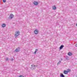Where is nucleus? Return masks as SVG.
Returning a JSON list of instances; mask_svg holds the SVG:
<instances>
[{
    "instance_id": "nucleus-1",
    "label": "nucleus",
    "mask_w": 77,
    "mask_h": 77,
    "mask_svg": "<svg viewBox=\"0 0 77 77\" xmlns=\"http://www.w3.org/2000/svg\"><path fill=\"white\" fill-rule=\"evenodd\" d=\"M19 35H20V32L19 31H17L15 32V38H17Z\"/></svg>"
},
{
    "instance_id": "nucleus-2",
    "label": "nucleus",
    "mask_w": 77,
    "mask_h": 77,
    "mask_svg": "<svg viewBox=\"0 0 77 77\" xmlns=\"http://www.w3.org/2000/svg\"><path fill=\"white\" fill-rule=\"evenodd\" d=\"M37 66H38V65L34 66L31 65V69H35L36 67H37Z\"/></svg>"
},
{
    "instance_id": "nucleus-3",
    "label": "nucleus",
    "mask_w": 77,
    "mask_h": 77,
    "mask_svg": "<svg viewBox=\"0 0 77 77\" xmlns=\"http://www.w3.org/2000/svg\"><path fill=\"white\" fill-rule=\"evenodd\" d=\"M16 52H19L20 51V47H18V48L16 49L15 51Z\"/></svg>"
},
{
    "instance_id": "nucleus-4",
    "label": "nucleus",
    "mask_w": 77,
    "mask_h": 77,
    "mask_svg": "<svg viewBox=\"0 0 77 77\" xmlns=\"http://www.w3.org/2000/svg\"><path fill=\"white\" fill-rule=\"evenodd\" d=\"M14 15H13V14H11L10 15V18L11 19H12V18H14Z\"/></svg>"
},
{
    "instance_id": "nucleus-5",
    "label": "nucleus",
    "mask_w": 77,
    "mask_h": 77,
    "mask_svg": "<svg viewBox=\"0 0 77 77\" xmlns=\"http://www.w3.org/2000/svg\"><path fill=\"white\" fill-rule=\"evenodd\" d=\"M34 5H36V6H37V5H38V2L36 1H34Z\"/></svg>"
},
{
    "instance_id": "nucleus-6",
    "label": "nucleus",
    "mask_w": 77,
    "mask_h": 77,
    "mask_svg": "<svg viewBox=\"0 0 77 77\" xmlns=\"http://www.w3.org/2000/svg\"><path fill=\"white\" fill-rule=\"evenodd\" d=\"M34 32L35 34H38V30L36 29L34 31Z\"/></svg>"
},
{
    "instance_id": "nucleus-7",
    "label": "nucleus",
    "mask_w": 77,
    "mask_h": 77,
    "mask_svg": "<svg viewBox=\"0 0 77 77\" xmlns=\"http://www.w3.org/2000/svg\"><path fill=\"white\" fill-rule=\"evenodd\" d=\"M6 25L5 24L3 23L2 25V27H3V28H4V27H6Z\"/></svg>"
},
{
    "instance_id": "nucleus-8",
    "label": "nucleus",
    "mask_w": 77,
    "mask_h": 77,
    "mask_svg": "<svg viewBox=\"0 0 77 77\" xmlns=\"http://www.w3.org/2000/svg\"><path fill=\"white\" fill-rule=\"evenodd\" d=\"M63 73H64L65 74H68V71L66 70H64L63 71Z\"/></svg>"
},
{
    "instance_id": "nucleus-9",
    "label": "nucleus",
    "mask_w": 77,
    "mask_h": 77,
    "mask_svg": "<svg viewBox=\"0 0 77 77\" xmlns=\"http://www.w3.org/2000/svg\"><path fill=\"white\" fill-rule=\"evenodd\" d=\"M63 47H64V46L63 45H62L60 47V50H61L62 48H63Z\"/></svg>"
},
{
    "instance_id": "nucleus-10",
    "label": "nucleus",
    "mask_w": 77,
    "mask_h": 77,
    "mask_svg": "<svg viewBox=\"0 0 77 77\" xmlns=\"http://www.w3.org/2000/svg\"><path fill=\"white\" fill-rule=\"evenodd\" d=\"M68 54V56H72V53H71V52H69Z\"/></svg>"
},
{
    "instance_id": "nucleus-11",
    "label": "nucleus",
    "mask_w": 77,
    "mask_h": 77,
    "mask_svg": "<svg viewBox=\"0 0 77 77\" xmlns=\"http://www.w3.org/2000/svg\"><path fill=\"white\" fill-rule=\"evenodd\" d=\"M53 9L54 10H55L56 9V7L55 6H54L53 7Z\"/></svg>"
},
{
    "instance_id": "nucleus-12",
    "label": "nucleus",
    "mask_w": 77,
    "mask_h": 77,
    "mask_svg": "<svg viewBox=\"0 0 77 77\" xmlns=\"http://www.w3.org/2000/svg\"><path fill=\"white\" fill-rule=\"evenodd\" d=\"M60 77H65V76L63 75V74H62L60 75Z\"/></svg>"
},
{
    "instance_id": "nucleus-13",
    "label": "nucleus",
    "mask_w": 77,
    "mask_h": 77,
    "mask_svg": "<svg viewBox=\"0 0 77 77\" xmlns=\"http://www.w3.org/2000/svg\"><path fill=\"white\" fill-rule=\"evenodd\" d=\"M38 51V49H35V51L34 53L35 54H36V51Z\"/></svg>"
},
{
    "instance_id": "nucleus-14",
    "label": "nucleus",
    "mask_w": 77,
    "mask_h": 77,
    "mask_svg": "<svg viewBox=\"0 0 77 77\" xmlns=\"http://www.w3.org/2000/svg\"><path fill=\"white\" fill-rule=\"evenodd\" d=\"M60 63H61V62L60 61H59L57 63V65H59V64H60Z\"/></svg>"
},
{
    "instance_id": "nucleus-15",
    "label": "nucleus",
    "mask_w": 77,
    "mask_h": 77,
    "mask_svg": "<svg viewBox=\"0 0 77 77\" xmlns=\"http://www.w3.org/2000/svg\"><path fill=\"white\" fill-rule=\"evenodd\" d=\"M67 71V72H69L70 71V69H68Z\"/></svg>"
},
{
    "instance_id": "nucleus-16",
    "label": "nucleus",
    "mask_w": 77,
    "mask_h": 77,
    "mask_svg": "<svg viewBox=\"0 0 77 77\" xmlns=\"http://www.w3.org/2000/svg\"><path fill=\"white\" fill-rule=\"evenodd\" d=\"M66 59L67 60L68 59V56H66Z\"/></svg>"
},
{
    "instance_id": "nucleus-17",
    "label": "nucleus",
    "mask_w": 77,
    "mask_h": 77,
    "mask_svg": "<svg viewBox=\"0 0 77 77\" xmlns=\"http://www.w3.org/2000/svg\"><path fill=\"white\" fill-rule=\"evenodd\" d=\"M3 2L5 3V2H6V0H3Z\"/></svg>"
},
{
    "instance_id": "nucleus-18",
    "label": "nucleus",
    "mask_w": 77,
    "mask_h": 77,
    "mask_svg": "<svg viewBox=\"0 0 77 77\" xmlns=\"http://www.w3.org/2000/svg\"><path fill=\"white\" fill-rule=\"evenodd\" d=\"M19 77H24L22 75H20V76H19Z\"/></svg>"
},
{
    "instance_id": "nucleus-19",
    "label": "nucleus",
    "mask_w": 77,
    "mask_h": 77,
    "mask_svg": "<svg viewBox=\"0 0 77 77\" xmlns=\"http://www.w3.org/2000/svg\"><path fill=\"white\" fill-rule=\"evenodd\" d=\"M8 59H8V58H6V60H8Z\"/></svg>"
},
{
    "instance_id": "nucleus-20",
    "label": "nucleus",
    "mask_w": 77,
    "mask_h": 77,
    "mask_svg": "<svg viewBox=\"0 0 77 77\" xmlns=\"http://www.w3.org/2000/svg\"><path fill=\"white\" fill-rule=\"evenodd\" d=\"M11 60V61H13L14 60V59H13V58H12Z\"/></svg>"
},
{
    "instance_id": "nucleus-21",
    "label": "nucleus",
    "mask_w": 77,
    "mask_h": 77,
    "mask_svg": "<svg viewBox=\"0 0 77 77\" xmlns=\"http://www.w3.org/2000/svg\"><path fill=\"white\" fill-rule=\"evenodd\" d=\"M75 47H77V44H75Z\"/></svg>"
},
{
    "instance_id": "nucleus-22",
    "label": "nucleus",
    "mask_w": 77,
    "mask_h": 77,
    "mask_svg": "<svg viewBox=\"0 0 77 77\" xmlns=\"http://www.w3.org/2000/svg\"><path fill=\"white\" fill-rule=\"evenodd\" d=\"M63 60L62 58L61 59V60Z\"/></svg>"
},
{
    "instance_id": "nucleus-23",
    "label": "nucleus",
    "mask_w": 77,
    "mask_h": 77,
    "mask_svg": "<svg viewBox=\"0 0 77 77\" xmlns=\"http://www.w3.org/2000/svg\"><path fill=\"white\" fill-rule=\"evenodd\" d=\"M76 26H77V23L76 24Z\"/></svg>"
}]
</instances>
